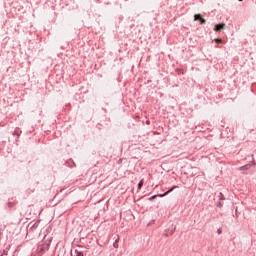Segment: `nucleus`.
I'll return each mask as SVG.
<instances>
[{"label":"nucleus","instance_id":"f257e3e1","mask_svg":"<svg viewBox=\"0 0 256 256\" xmlns=\"http://www.w3.org/2000/svg\"><path fill=\"white\" fill-rule=\"evenodd\" d=\"M50 244L49 242L43 241L37 248L38 255H43L45 251H49Z\"/></svg>","mask_w":256,"mask_h":256},{"label":"nucleus","instance_id":"f03ea898","mask_svg":"<svg viewBox=\"0 0 256 256\" xmlns=\"http://www.w3.org/2000/svg\"><path fill=\"white\" fill-rule=\"evenodd\" d=\"M194 20H195V21H200V22H201V25H204V23H206L205 19H203V17H201V15H199V14H196V15L194 16Z\"/></svg>","mask_w":256,"mask_h":256},{"label":"nucleus","instance_id":"7ed1b4c3","mask_svg":"<svg viewBox=\"0 0 256 256\" xmlns=\"http://www.w3.org/2000/svg\"><path fill=\"white\" fill-rule=\"evenodd\" d=\"M223 29H225V23L216 25L214 31H223Z\"/></svg>","mask_w":256,"mask_h":256},{"label":"nucleus","instance_id":"20e7f679","mask_svg":"<svg viewBox=\"0 0 256 256\" xmlns=\"http://www.w3.org/2000/svg\"><path fill=\"white\" fill-rule=\"evenodd\" d=\"M174 189H177V186H173L170 190H168L164 194H159L158 197H165L166 195H169V193H171V191H173Z\"/></svg>","mask_w":256,"mask_h":256},{"label":"nucleus","instance_id":"39448f33","mask_svg":"<svg viewBox=\"0 0 256 256\" xmlns=\"http://www.w3.org/2000/svg\"><path fill=\"white\" fill-rule=\"evenodd\" d=\"M144 180L142 179L138 184V189H141L143 187Z\"/></svg>","mask_w":256,"mask_h":256},{"label":"nucleus","instance_id":"423d86ee","mask_svg":"<svg viewBox=\"0 0 256 256\" xmlns=\"http://www.w3.org/2000/svg\"><path fill=\"white\" fill-rule=\"evenodd\" d=\"M76 256H83L82 252H76Z\"/></svg>","mask_w":256,"mask_h":256},{"label":"nucleus","instance_id":"0eeeda50","mask_svg":"<svg viewBox=\"0 0 256 256\" xmlns=\"http://www.w3.org/2000/svg\"><path fill=\"white\" fill-rule=\"evenodd\" d=\"M216 43H222L221 39H215Z\"/></svg>","mask_w":256,"mask_h":256},{"label":"nucleus","instance_id":"6e6552de","mask_svg":"<svg viewBox=\"0 0 256 256\" xmlns=\"http://www.w3.org/2000/svg\"><path fill=\"white\" fill-rule=\"evenodd\" d=\"M155 197H157V195L152 196V197L150 198V201H151L152 199H155Z\"/></svg>","mask_w":256,"mask_h":256},{"label":"nucleus","instance_id":"1a4fd4ad","mask_svg":"<svg viewBox=\"0 0 256 256\" xmlns=\"http://www.w3.org/2000/svg\"><path fill=\"white\" fill-rule=\"evenodd\" d=\"M218 235H221V229H218Z\"/></svg>","mask_w":256,"mask_h":256},{"label":"nucleus","instance_id":"9d476101","mask_svg":"<svg viewBox=\"0 0 256 256\" xmlns=\"http://www.w3.org/2000/svg\"><path fill=\"white\" fill-rule=\"evenodd\" d=\"M238 1H243V0H238Z\"/></svg>","mask_w":256,"mask_h":256}]
</instances>
